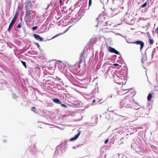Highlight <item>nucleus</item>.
<instances>
[{"label":"nucleus","mask_w":158,"mask_h":158,"mask_svg":"<svg viewBox=\"0 0 158 158\" xmlns=\"http://www.w3.org/2000/svg\"><path fill=\"white\" fill-rule=\"evenodd\" d=\"M85 49L83 51V52L81 53L80 55V60L78 64L77 62L74 65H70V71L72 72L73 73L75 74L76 72L77 71L78 69H79L81 67L80 64L83 62V59L84 58V53Z\"/></svg>","instance_id":"1"},{"label":"nucleus","mask_w":158,"mask_h":158,"mask_svg":"<svg viewBox=\"0 0 158 158\" xmlns=\"http://www.w3.org/2000/svg\"><path fill=\"white\" fill-rule=\"evenodd\" d=\"M77 14L75 12H70V25L73 24L72 25L70 26V28L72 26L79 20L78 18L76 17Z\"/></svg>","instance_id":"2"},{"label":"nucleus","mask_w":158,"mask_h":158,"mask_svg":"<svg viewBox=\"0 0 158 158\" xmlns=\"http://www.w3.org/2000/svg\"><path fill=\"white\" fill-rule=\"evenodd\" d=\"M70 99L71 101H70V106L77 107H80L81 106L80 102L79 101H78L77 99L74 98H73L72 96H70Z\"/></svg>","instance_id":"3"},{"label":"nucleus","mask_w":158,"mask_h":158,"mask_svg":"<svg viewBox=\"0 0 158 158\" xmlns=\"http://www.w3.org/2000/svg\"><path fill=\"white\" fill-rule=\"evenodd\" d=\"M141 109L139 111H138L136 114L139 117H143L145 115L146 113L145 112V110L146 108H145L143 106L141 107Z\"/></svg>","instance_id":"4"},{"label":"nucleus","mask_w":158,"mask_h":158,"mask_svg":"<svg viewBox=\"0 0 158 158\" xmlns=\"http://www.w3.org/2000/svg\"><path fill=\"white\" fill-rule=\"evenodd\" d=\"M134 44H136L137 45L139 44L140 45V51L142 52V50L144 46V44L143 42L141 40H137L133 43Z\"/></svg>","instance_id":"5"},{"label":"nucleus","mask_w":158,"mask_h":158,"mask_svg":"<svg viewBox=\"0 0 158 158\" xmlns=\"http://www.w3.org/2000/svg\"><path fill=\"white\" fill-rule=\"evenodd\" d=\"M108 50L111 53H114L117 55H118L121 56L120 53L114 48L109 46L108 48Z\"/></svg>","instance_id":"6"},{"label":"nucleus","mask_w":158,"mask_h":158,"mask_svg":"<svg viewBox=\"0 0 158 158\" xmlns=\"http://www.w3.org/2000/svg\"><path fill=\"white\" fill-rule=\"evenodd\" d=\"M120 107L121 108H123L125 107L127 108H129L131 107V105L129 104H127L125 101L121 102H120Z\"/></svg>","instance_id":"7"},{"label":"nucleus","mask_w":158,"mask_h":158,"mask_svg":"<svg viewBox=\"0 0 158 158\" xmlns=\"http://www.w3.org/2000/svg\"><path fill=\"white\" fill-rule=\"evenodd\" d=\"M148 48L145 50L144 53L142 54V58L141 59V60L142 63L143 64L145 61L147 60L146 51Z\"/></svg>","instance_id":"8"},{"label":"nucleus","mask_w":158,"mask_h":158,"mask_svg":"<svg viewBox=\"0 0 158 158\" xmlns=\"http://www.w3.org/2000/svg\"><path fill=\"white\" fill-rule=\"evenodd\" d=\"M143 106H140L138 103H133L131 108H133L135 110H138L140 108V107H143Z\"/></svg>","instance_id":"9"},{"label":"nucleus","mask_w":158,"mask_h":158,"mask_svg":"<svg viewBox=\"0 0 158 158\" xmlns=\"http://www.w3.org/2000/svg\"><path fill=\"white\" fill-rule=\"evenodd\" d=\"M81 133V131H78V133L77 134L75 135L74 137H72L70 139V141H74L77 139L80 135Z\"/></svg>","instance_id":"10"},{"label":"nucleus","mask_w":158,"mask_h":158,"mask_svg":"<svg viewBox=\"0 0 158 158\" xmlns=\"http://www.w3.org/2000/svg\"><path fill=\"white\" fill-rule=\"evenodd\" d=\"M32 6V3L31 1L30 0L28 1L26 3V5L25 7V9H29Z\"/></svg>","instance_id":"11"},{"label":"nucleus","mask_w":158,"mask_h":158,"mask_svg":"<svg viewBox=\"0 0 158 158\" xmlns=\"http://www.w3.org/2000/svg\"><path fill=\"white\" fill-rule=\"evenodd\" d=\"M158 51V46H157L156 48H154L153 50L152 54V59L153 57V56L155 55H157V52Z\"/></svg>","instance_id":"12"},{"label":"nucleus","mask_w":158,"mask_h":158,"mask_svg":"<svg viewBox=\"0 0 158 158\" xmlns=\"http://www.w3.org/2000/svg\"><path fill=\"white\" fill-rule=\"evenodd\" d=\"M33 36L34 38L37 40L42 41L43 40V39L42 37H40L39 35H37L36 34H34Z\"/></svg>","instance_id":"13"},{"label":"nucleus","mask_w":158,"mask_h":158,"mask_svg":"<svg viewBox=\"0 0 158 158\" xmlns=\"http://www.w3.org/2000/svg\"><path fill=\"white\" fill-rule=\"evenodd\" d=\"M149 0H148L145 2L144 4H143L142 5H141L139 8V10H143L142 9L143 8L147 6V4H148V5L149 6Z\"/></svg>","instance_id":"14"},{"label":"nucleus","mask_w":158,"mask_h":158,"mask_svg":"<svg viewBox=\"0 0 158 158\" xmlns=\"http://www.w3.org/2000/svg\"><path fill=\"white\" fill-rule=\"evenodd\" d=\"M52 101L55 103L58 104H61L62 102L58 98H52Z\"/></svg>","instance_id":"15"},{"label":"nucleus","mask_w":158,"mask_h":158,"mask_svg":"<svg viewBox=\"0 0 158 158\" xmlns=\"http://www.w3.org/2000/svg\"><path fill=\"white\" fill-rule=\"evenodd\" d=\"M87 5V3L86 2H84L81 6L80 10H82L83 9H84L85 7H86V6Z\"/></svg>","instance_id":"16"},{"label":"nucleus","mask_w":158,"mask_h":158,"mask_svg":"<svg viewBox=\"0 0 158 158\" xmlns=\"http://www.w3.org/2000/svg\"><path fill=\"white\" fill-rule=\"evenodd\" d=\"M26 10V15L27 16H31L30 15L31 14V10L29 9H25Z\"/></svg>","instance_id":"17"},{"label":"nucleus","mask_w":158,"mask_h":158,"mask_svg":"<svg viewBox=\"0 0 158 158\" xmlns=\"http://www.w3.org/2000/svg\"><path fill=\"white\" fill-rule=\"evenodd\" d=\"M69 27L65 31H64L63 33H59L57 35H55L52 38V39H54L56 37L62 34H64V33H65L66 31H67L68 30H69Z\"/></svg>","instance_id":"18"},{"label":"nucleus","mask_w":158,"mask_h":158,"mask_svg":"<svg viewBox=\"0 0 158 158\" xmlns=\"http://www.w3.org/2000/svg\"><path fill=\"white\" fill-rule=\"evenodd\" d=\"M82 1L81 0H79L78 1L75 5V6L77 7L78 6H80V5L81 4Z\"/></svg>","instance_id":"19"},{"label":"nucleus","mask_w":158,"mask_h":158,"mask_svg":"<svg viewBox=\"0 0 158 158\" xmlns=\"http://www.w3.org/2000/svg\"><path fill=\"white\" fill-rule=\"evenodd\" d=\"M152 97V94L151 93H149L148 94V95L147 97L148 100V101H150L151 100Z\"/></svg>","instance_id":"20"},{"label":"nucleus","mask_w":158,"mask_h":158,"mask_svg":"<svg viewBox=\"0 0 158 158\" xmlns=\"http://www.w3.org/2000/svg\"><path fill=\"white\" fill-rule=\"evenodd\" d=\"M93 4L95 5H96V3L98 2H100L102 3L104 6V3L102 2L101 0H93Z\"/></svg>","instance_id":"21"},{"label":"nucleus","mask_w":158,"mask_h":158,"mask_svg":"<svg viewBox=\"0 0 158 158\" xmlns=\"http://www.w3.org/2000/svg\"><path fill=\"white\" fill-rule=\"evenodd\" d=\"M115 75L118 78H119L118 79V80L119 81H120V80H122V76L120 74H115Z\"/></svg>","instance_id":"22"},{"label":"nucleus","mask_w":158,"mask_h":158,"mask_svg":"<svg viewBox=\"0 0 158 158\" xmlns=\"http://www.w3.org/2000/svg\"><path fill=\"white\" fill-rule=\"evenodd\" d=\"M15 21V20L13 19L9 25L10 26V27H12V26L14 24Z\"/></svg>","instance_id":"23"},{"label":"nucleus","mask_w":158,"mask_h":158,"mask_svg":"<svg viewBox=\"0 0 158 158\" xmlns=\"http://www.w3.org/2000/svg\"><path fill=\"white\" fill-rule=\"evenodd\" d=\"M149 38V43L151 45H152L153 44L154 41L151 38V37L148 38Z\"/></svg>","instance_id":"24"},{"label":"nucleus","mask_w":158,"mask_h":158,"mask_svg":"<svg viewBox=\"0 0 158 158\" xmlns=\"http://www.w3.org/2000/svg\"><path fill=\"white\" fill-rule=\"evenodd\" d=\"M108 25H110L111 24L109 22L106 21L105 22V23L103 25V26H107Z\"/></svg>","instance_id":"25"},{"label":"nucleus","mask_w":158,"mask_h":158,"mask_svg":"<svg viewBox=\"0 0 158 158\" xmlns=\"http://www.w3.org/2000/svg\"><path fill=\"white\" fill-rule=\"evenodd\" d=\"M26 21L27 22H30L31 21V16H27Z\"/></svg>","instance_id":"26"},{"label":"nucleus","mask_w":158,"mask_h":158,"mask_svg":"<svg viewBox=\"0 0 158 158\" xmlns=\"http://www.w3.org/2000/svg\"><path fill=\"white\" fill-rule=\"evenodd\" d=\"M113 4H117L119 2L118 0H112Z\"/></svg>","instance_id":"27"},{"label":"nucleus","mask_w":158,"mask_h":158,"mask_svg":"<svg viewBox=\"0 0 158 158\" xmlns=\"http://www.w3.org/2000/svg\"><path fill=\"white\" fill-rule=\"evenodd\" d=\"M18 15V13H17V12H16L15 13V15L14 17V18H13V19H15V20L16 18H17V16Z\"/></svg>","instance_id":"28"},{"label":"nucleus","mask_w":158,"mask_h":158,"mask_svg":"<svg viewBox=\"0 0 158 158\" xmlns=\"http://www.w3.org/2000/svg\"><path fill=\"white\" fill-rule=\"evenodd\" d=\"M21 62L22 63V64H23V65L25 67V68H26L27 67H26V65L25 62L23 61H21Z\"/></svg>","instance_id":"29"},{"label":"nucleus","mask_w":158,"mask_h":158,"mask_svg":"<svg viewBox=\"0 0 158 158\" xmlns=\"http://www.w3.org/2000/svg\"><path fill=\"white\" fill-rule=\"evenodd\" d=\"M85 73V69L81 71V75H84Z\"/></svg>","instance_id":"30"},{"label":"nucleus","mask_w":158,"mask_h":158,"mask_svg":"<svg viewBox=\"0 0 158 158\" xmlns=\"http://www.w3.org/2000/svg\"><path fill=\"white\" fill-rule=\"evenodd\" d=\"M75 7L74 8H73H73H72V7L71 6L70 8V10L71 11V12H74L73 11V10L75 9Z\"/></svg>","instance_id":"31"},{"label":"nucleus","mask_w":158,"mask_h":158,"mask_svg":"<svg viewBox=\"0 0 158 158\" xmlns=\"http://www.w3.org/2000/svg\"><path fill=\"white\" fill-rule=\"evenodd\" d=\"M97 91H98L97 89H95L93 90L92 93L94 94Z\"/></svg>","instance_id":"32"},{"label":"nucleus","mask_w":158,"mask_h":158,"mask_svg":"<svg viewBox=\"0 0 158 158\" xmlns=\"http://www.w3.org/2000/svg\"><path fill=\"white\" fill-rule=\"evenodd\" d=\"M21 27V23H19L17 26V27L18 28H20Z\"/></svg>","instance_id":"33"},{"label":"nucleus","mask_w":158,"mask_h":158,"mask_svg":"<svg viewBox=\"0 0 158 158\" xmlns=\"http://www.w3.org/2000/svg\"><path fill=\"white\" fill-rule=\"evenodd\" d=\"M75 115H76V114H75V113H72V112H70V115H71L73 117V116H74Z\"/></svg>","instance_id":"34"},{"label":"nucleus","mask_w":158,"mask_h":158,"mask_svg":"<svg viewBox=\"0 0 158 158\" xmlns=\"http://www.w3.org/2000/svg\"><path fill=\"white\" fill-rule=\"evenodd\" d=\"M81 146L80 145H77L76 146H73V149H75L76 148H78L79 147Z\"/></svg>","instance_id":"35"},{"label":"nucleus","mask_w":158,"mask_h":158,"mask_svg":"<svg viewBox=\"0 0 158 158\" xmlns=\"http://www.w3.org/2000/svg\"><path fill=\"white\" fill-rule=\"evenodd\" d=\"M150 102H148L147 104V109L149 110V108H148V107L150 105Z\"/></svg>","instance_id":"36"},{"label":"nucleus","mask_w":158,"mask_h":158,"mask_svg":"<svg viewBox=\"0 0 158 158\" xmlns=\"http://www.w3.org/2000/svg\"><path fill=\"white\" fill-rule=\"evenodd\" d=\"M35 109V107L33 106L31 108V110L34 112H35V110H34Z\"/></svg>","instance_id":"37"},{"label":"nucleus","mask_w":158,"mask_h":158,"mask_svg":"<svg viewBox=\"0 0 158 158\" xmlns=\"http://www.w3.org/2000/svg\"><path fill=\"white\" fill-rule=\"evenodd\" d=\"M116 94L113 95V94H112L111 95L110 97V98H112L113 97L114 98H115V96H116Z\"/></svg>","instance_id":"38"},{"label":"nucleus","mask_w":158,"mask_h":158,"mask_svg":"<svg viewBox=\"0 0 158 158\" xmlns=\"http://www.w3.org/2000/svg\"><path fill=\"white\" fill-rule=\"evenodd\" d=\"M117 57V56L116 55H114L112 56V58L113 59H115Z\"/></svg>","instance_id":"39"},{"label":"nucleus","mask_w":158,"mask_h":158,"mask_svg":"<svg viewBox=\"0 0 158 158\" xmlns=\"http://www.w3.org/2000/svg\"><path fill=\"white\" fill-rule=\"evenodd\" d=\"M37 28V26H34V27H32V29L33 30H35Z\"/></svg>","instance_id":"40"},{"label":"nucleus","mask_w":158,"mask_h":158,"mask_svg":"<svg viewBox=\"0 0 158 158\" xmlns=\"http://www.w3.org/2000/svg\"><path fill=\"white\" fill-rule=\"evenodd\" d=\"M108 141H109V139H106L104 141V143L105 144H106L108 143Z\"/></svg>","instance_id":"41"},{"label":"nucleus","mask_w":158,"mask_h":158,"mask_svg":"<svg viewBox=\"0 0 158 158\" xmlns=\"http://www.w3.org/2000/svg\"><path fill=\"white\" fill-rule=\"evenodd\" d=\"M35 45L37 46V47H38V48H40V45H39V44L38 43H35Z\"/></svg>","instance_id":"42"},{"label":"nucleus","mask_w":158,"mask_h":158,"mask_svg":"<svg viewBox=\"0 0 158 158\" xmlns=\"http://www.w3.org/2000/svg\"><path fill=\"white\" fill-rule=\"evenodd\" d=\"M60 104L61 105V106L62 107H67V106L65 105H64V104L61 103Z\"/></svg>","instance_id":"43"},{"label":"nucleus","mask_w":158,"mask_h":158,"mask_svg":"<svg viewBox=\"0 0 158 158\" xmlns=\"http://www.w3.org/2000/svg\"><path fill=\"white\" fill-rule=\"evenodd\" d=\"M155 31L156 33L158 34V27H157L155 30Z\"/></svg>","instance_id":"44"},{"label":"nucleus","mask_w":158,"mask_h":158,"mask_svg":"<svg viewBox=\"0 0 158 158\" xmlns=\"http://www.w3.org/2000/svg\"><path fill=\"white\" fill-rule=\"evenodd\" d=\"M146 34L148 35V38H149V37H151V36L150 35L149 33V32H147L146 33Z\"/></svg>","instance_id":"45"},{"label":"nucleus","mask_w":158,"mask_h":158,"mask_svg":"<svg viewBox=\"0 0 158 158\" xmlns=\"http://www.w3.org/2000/svg\"><path fill=\"white\" fill-rule=\"evenodd\" d=\"M100 15H99V16L96 19V22H98V19H99L98 18H99V17H100Z\"/></svg>","instance_id":"46"},{"label":"nucleus","mask_w":158,"mask_h":158,"mask_svg":"<svg viewBox=\"0 0 158 158\" xmlns=\"http://www.w3.org/2000/svg\"><path fill=\"white\" fill-rule=\"evenodd\" d=\"M12 27H10V26L9 25V28H8V29H7V31H10V28Z\"/></svg>","instance_id":"47"},{"label":"nucleus","mask_w":158,"mask_h":158,"mask_svg":"<svg viewBox=\"0 0 158 158\" xmlns=\"http://www.w3.org/2000/svg\"><path fill=\"white\" fill-rule=\"evenodd\" d=\"M114 64V65L115 66H119V64H118L117 63Z\"/></svg>","instance_id":"48"},{"label":"nucleus","mask_w":158,"mask_h":158,"mask_svg":"<svg viewBox=\"0 0 158 158\" xmlns=\"http://www.w3.org/2000/svg\"><path fill=\"white\" fill-rule=\"evenodd\" d=\"M122 158H128L125 155L123 156Z\"/></svg>","instance_id":"49"},{"label":"nucleus","mask_w":158,"mask_h":158,"mask_svg":"<svg viewBox=\"0 0 158 158\" xmlns=\"http://www.w3.org/2000/svg\"><path fill=\"white\" fill-rule=\"evenodd\" d=\"M98 120V117H97L95 119V121L96 122V123H97V121Z\"/></svg>","instance_id":"50"},{"label":"nucleus","mask_w":158,"mask_h":158,"mask_svg":"<svg viewBox=\"0 0 158 158\" xmlns=\"http://www.w3.org/2000/svg\"><path fill=\"white\" fill-rule=\"evenodd\" d=\"M96 102V100L95 99H94L92 101L93 103H94L95 102Z\"/></svg>","instance_id":"51"},{"label":"nucleus","mask_w":158,"mask_h":158,"mask_svg":"<svg viewBox=\"0 0 158 158\" xmlns=\"http://www.w3.org/2000/svg\"><path fill=\"white\" fill-rule=\"evenodd\" d=\"M97 100H98V101H97L98 103L100 102L102 100V99H100L99 100H98V99Z\"/></svg>","instance_id":"52"},{"label":"nucleus","mask_w":158,"mask_h":158,"mask_svg":"<svg viewBox=\"0 0 158 158\" xmlns=\"http://www.w3.org/2000/svg\"><path fill=\"white\" fill-rule=\"evenodd\" d=\"M36 68L39 69H40V67H39L38 66H36Z\"/></svg>","instance_id":"53"},{"label":"nucleus","mask_w":158,"mask_h":158,"mask_svg":"<svg viewBox=\"0 0 158 158\" xmlns=\"http://www.w3.org/2000/svg\"><path fill=\"white\" fill-rule=\"evenodd\" d=\"M99 25V23H98V24H97V25H96V26H95V27H97L99 26V25Z\"/></svg>","instance_id":"54"},{"label":"nucleus","mask_w":158,"mask_h":158,"mask_svg":"<svg viewBox=\"0 0 158 158\" xmlns=\"http://www.w3.org/2000/svg\"><path fill=\"white\" fill-rule=\"evenodd\" d=\"M119 59H122V57L121 56H120L119 57Z\"/></svg>","instance_id":"55"},{"label":"nucleus","mask_w":158,"mask_h":158,"mask_svg":"<svg viewBox=\"0 0 158 158\" xmlns=\"http://www.w3.org/2000/svg\"><path fill=\"white\" fill-rule=\"evenodd\" d=\"M35 147V144H34L33 146H32V148H34Z\"/></svg>","instance_id":"56"},{"label":"nucleus","mask_w":158,"mask_h":158,"mask_svg":"<svg viewBox=\"0 0 158 158\" xmlns=\"http://www.w3.org/2000/svg\"><path fill=\"white\" fill-rule=\"evenodd\" d=\"M72 77H73V76H72V75H70V77H69L70 78H72Z\"/></svg>","instance_id":"57"},{"label":"nucleus","mask_w":158,"mask_h":158,"mask_svg":"<svg viewBox=\"0 0 158 158\" xmlns=\"http://www.w3.org/2000/svg\"><path fill=\"white\" fill-rule=\"evenodd\" d=\"M70 87L71 88H72V89H73V88L71 86V85L70 84Z\"/></svg>","instance_id":"58"},{"label":"nucleus","mask_w":158,"mask_h":158,"mask_svg":"<svg viewBox=\"0 0 158 158\" xmlns=\"http://www.w3.org/2000/svg\"><path fill=\"white\" fill-rule=\"evenodd\" d=\"M132 101L134 102H135V100L133 98H132Z\"/></svg>","instance_id":"59"},{"label":"nucleus","mask_w":158,"mask_h":158,"mask_svg":"<svg viewBox=\"0 0 158 158\" xmlns=\"http://www.w3.org/2000/svg\"><path fill=\"white\" fill-rule=\"evenodd\" d=\"M69 81H70V82H71V84L72 85H73L72 82H71V80H70H70H69Z\"/></svg>","instance_id":"60"},{"label":"nucleus","mask_w":158,"mask_h":158,"mask_svg":"<svg viewBox=\"0 0 158 158\" xmlns=\"http://www.w3.org/2000/svg\"><path fill=\"white\" fill-rule=\"evenodd\" d=\"M137 103L136 101H135V102L133 103Z\"/></svg>","instance_id":"61"},{"label":"nucleus","mask_w":158,"mask_h":158,"mask_svg":"<svg viewBox=\"0 0 158 158\" xmlns=\"http://www.w3.org/2000/svg\"><path fill=\"white\" fill-rule=\"evenodd\" d=\"M102 19H105V18L104 17H102Z\"/></svg>","instance_id":"62"},{"label":"nucleus","mask_w":158,"mask_h":158,"mask_svg":"<svg viewBox=\"0 0 158 158\" xmlns=\"http://www.w3.org/2000/svg\"><path fill=\"white\" fill-rule=\"evenodd\" d=\"M123 142V141H121V143L122 144H123V143H122Z\"/></svg>","instance_id":"63"},{"label":"nucleus","mask_w":158,"mask_h":158,"mask_svg":"<svg viewBox=\"0 0 158 158\" xmlns=\"http://www.w3.org/2000/svg\"><path fill=\"white\" fill-rule=\"evenodd\" d=\"M123 139V138L122 139H120V140H121L122 139Z\"/></svg>","instance_id":"64"}]
</instances>
